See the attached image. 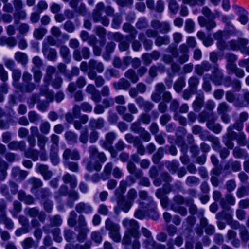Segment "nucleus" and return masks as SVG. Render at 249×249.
Masks as SVG:
<instances>
[{"instance_id":"obj_1","label":"nucleus","mask_w":249,"mask_h":249,"mask_svg":"<svg viewBox=\"0 0 249 249\" xmlns=\"http://www.w3.org/2000/svg\"><path fill=\"white\" fill-rule=\"evenodd\" d=\"M105 5L103 2L97 3L92 12V19L94 22H100L104 26H108L110 20L106 15H102V11Z\"/></svg>"},{"instance_id":"obj_2","label":"nucleus","mask_w":249,"mask_h":249,"mask_svg":"<svg viewBox=\"0 0 249 249\" xmlns=\"http://www.w3.org/2000/svg\"><path fill=\"white\" fill-rule=\"evenodd\" d=\"M184 203V199L181 195H176L173 198V202L170 205V210L182 216H186L188 213L187 209L181 206Z\"/></svg>"},{"instance_id":"obj_3","label":"nucleus","mask_w":249,"mask_h":249,"mask_svg":"<svg viewBox=\"0 0 249 249\" xmlns=\"http://www.w3.org/2000/svg\"><path fill=\"white\" fill-rule=\"evenodd\" d=\"M105 228L109 231V236L115 242L121 241V236L120 233V226L112 221L110 218H107L105 221Z\"/></svg>"},{"instance_id":"obj_4","label":"nucleus","mask_w":249,"mask_h":249,"mask_svg":"<svg viewBox=\"0 0 249 249\" xmlns=\"http://www.w3.org/2000/svg\"><path fill=\"white\" fill-rule=\"evenodd\" d=\"M32 79V75L28 72H24L22 75L23 83H20L16 89L22 93L32 92L36 88L35 83L31 82Z\"/></svg>"},{"instance_id":"obj_5","label":"nucleus","mask_w":249,"mask_h":249,"mask_svg":"<svg viewBox=\"0 0 249 249\" xmlns=\"http://www.w3.org/2000/svg\"><path fill=\"white\" fill-rule=\"evenodd\" d=\"M123 226L126 228V231L133 238H140L139 223L134 219H124L122 221Z\"/></svg>"},{"instance_id":"obj_6","label":"nucleus","mask_w":249,"mask_h":249,"mask_svg":"<svg viewBox=\"0 0 249 249\" xmlns=\"http://www.w3.org/2000/svg\"><path fill=\"white\" fill-rule=\"evenodd\" d=\"M210 80L216 86L222 85L224 74L220 69L219 65L216 64L213 66V70L211 75H209Z\"/></svg>"},{"instance_id":"obj_7","label":"nucleus","mask_w":249,"mask_h":249,"mask_svg":"<svg viewBox=\"0 0 249 249\" xmlns=\"http://www.w3.org/2000/svg\"><path fill=\"white\" fill-rule=\"evenodd\" d=\"M113 37L115 41L119 42L118 48L121 52L126 51L129 50L130 46L129 39L130 38H126V36L118 32L115 33Z\"/></svg>"},{"instance_id":"obj_8","label":"nucleus","mask_w":249,"mask_h":249,"mask_svg":"<svg viewBox=\"0 0 249 249\" xmlns=\"http://www.w3.org/2000/svg\"><path fill=\"white\" fill-rule=\"evenodd\" d=\"M89 157L90 160H94L95 158L98 159V161L102 164L105 162L107 158L103 152H99L98 148L94 145H91L88 149ZM96 161H97L96 160Z\"/></svg>"},{"instance_id":"obj_9","label":"nucleus","mask_w":249,"mask_h":249,"mask_svg":"<svg viewBox=\"0 0 249 249\" xmlns=\"http://www.w3.org/2000/svg\"><path fill=\"white\" fill-rule=\"evenodd\" d=\"M42 51L44 56L47 60L53 62L57 60V51L54 48L50 47L48 44L45 43V40L43 43Z\"/></svg>"},{"instance_id":"obj_10","label":"nucleus","mask_w":249,"mask_h":249,"mask_svg":"<svg viewBox=\"0 0 249 249\" xmlns=\"http://www.w3.org/2000/svg\"><path fill=\"white\" fill-rule=\"evenodd\" d=\"M217 117L213 111H208L204 110L200 112L198 117V121L200 123L206 122V124L211 123L212 122H215L217 120Z\"/></svg>"},{"instance_id":"obj_11","label":"nucleus","mask_w":249,"mask_h":249,"mask_svg":"<svg viewBox=\"0 0 249 249\" xmlns=\"http://www.w3.org/2000/svg\"><path fill=\"white\" fill-rule=\"evenodd\" d=\"M232 8L236 15L238 16V20L242 25H246L248 21V12L247 11L236 5H233Z\"/></svg>"},{"instance_id":"obj_12","label":"nucleus","mask_w":249,"mask_h":249,"mask_svg":"<svg viewBox=\"0 0 249 249\" xmlns=\"http://www.w3.org/2000/svg\"><path fill=\"white\" fill-rule=\"evenodd\" d=\"M90 54V52L87 47H83L81 50L75 49L73 52V58L77 61H80L82 58L85 59L89 58Z\"/></svg>"},{"instance_id":"obj_13","label":"nucleus","mask_w":249,"mask_h":249,"mask_svg":"<svg viewBox=\"0 0 249 249\" xmlns=\"http://www.w3.org/2000/svg\"><path fill=\"white\" fill-rule=\"evenodd\" d=\"M151 26L154 29L159 30L162 34H166L170 31V26L167 22H160L158 20H153L151 22Z\"/></svg>"},{"instance_id":"obj_14","label":"nucleus","mask_w":249,"mask_h":249,"mask_svg":"<svg viewBox=\"0 0 249 249\" xmlns=\"http://www.w3.org/2000/svg\"><path fill=\"white\" fill-rule=\"evenodd\" d=\"M166 89L165 85L162 83H158L155 87V91L151 96V100L156 103L159 102L161 99V94Z\"/></svg>"},{"instance_id":"obj_15","label":"nucleus","mask_w":249,"mask_h":249,"mask_svg":"<svg viewBox=\"0 0 249 249\" xmlns=\"http://www.w3.org/2000/svg\"><path fill=\"white\" fill-rule=\"evenodd\" d=\"M117 206L121 210L127 213L131 209L132 204L124 196H118L116 200Z\"/></svg>"},{"instance_id":"obj_16","label":"nucleus","mask_w":249,"mask_h":249,"mask_svg":"<svg viewBox=\"0 0 249 249\" xmlns=\"http://www.w3.org/2000/svg\"><path fill=\"white\" fill-rule=\"evenodd\" d=\"M249 105V91L243 90L241 98L239 95L237 97V100L235 103V107L242 108L248 107Z\"/></svg>"},{"instance_id":"obj_17","label":"nucleus","mask_w":249,"mask_h":249,"mask_svg":"<svg viewBox=\"0 0 249 249\" xmlns=\"http://www.w3.org/2000/svg\"><path fill=\"white\" fill-rule=\"evenodd\" d=\"M35 169L36 172L40 173L45 180H49L53 176L52 172L49 170L47 165L37 163Z\"/></svg>"},{"instance_id":"obj_18","label":"nucleus","mask_w":249,"mask_h":249,"mask_svg":"<svg viewBox=\"0 0 249 249\" xmlns=\"http://www.w3.org/2000/svg\"><path fill=\"white\" fill-rule=\"evenodd\" d=\"M89 71L88 73L90 72H96L99 73H102L105 69L104 65L101 62H98L94 59H91L89 61L88 63Z\"/></svg>"},{"instance_id":"obj_19","label":"nucleus","mask_w":249,"mask_h":249,"mask_svg":"<svg viewBox=\"0 0 249 249\" xmlns=\"http://www.w3.org/2000/svg\"><path fill=\"white\" fill-rule=\"evenodd\" d=\"M91 160H89L87 158L83 159L82 163L85 165L86 169L90 172L93 171L99 172L102 169V165L98 161L93 162Z\"/></svg>"},{"instance_id":"obj_20","label":"nucleus","mask_w":249,"mask_h":249,"mask_svg":"<svg viewBox=\"0 0 249 249\" xmlns=\"http://www.w3.org/2000/svg\"><path fill=\"white\" fill-rule=\"evenodd\" d=\"M212 69L211 64L208 61H203L200 64L195 67V72L199 76H202L205 72H208Z\"/></svg>"},{"instance_id":"obj_21","label":"nucleus","mask_w":249,"mask_h":249,"mask_svg":"<svg viewBox=\"0 0 249 249\" xmlns=\"http://www.w3.org/2000/svg\"><path fill=\"white\" fill-rule=\"evenodd\" d=\"M213 19H206L202 16L198 18V21L200 26L202 27H205L208 31H211L216 26V23Z\"/></svg>"},{"instance_id":"obj_22","label":"nucleus","mask_w":249,"mask_h":249,"mask_svg":"<svg viewBox=\"0 0 249 249\" xmlns=\"http://www.w3.org/2000/svg\"><path fill=\"white\" fill-rule=\"evenodd\" d=\"M178 51L180 54L178 57L179 62L183 64L187 62L189 58V50L187 45L185 43L182 44L179 46Z\"/></svg>"},{"instance_id":"obj_23","label":"nucleus","mask_w":249,"mask_h":249,"mask_svg":"<svg viewBox=\"0 0 249 249\" xmlns=\"http://www.w3.org/2000/svg\"><path fill=\"white\" fill-rule=\"evenodd\" d=\"M75 210L78 213L80 214L84 213L89 214L92 213L93 209L89 204L81 202L76 204Z\"/></svg>"},{"instance_id":"obj_24","label":"nucleus","mask_w":249,"mask_h":249,"mask_svg":"<svg viewBox=\"0 0 249 249\" xmlns=\"http://www.w3.org/2000/svg\"><path fill=\"white\" fill-rule=\"evenodd\" d=\"M62 180L66 184H70L71 189L75 188L77 185V180L75 175H71L70 173H66L62 177Z\"/></svg>"},{"instance_id":"obj_25","label":"nucleus","mask_w":249,"mask_h":249,"mask_svg":"<svg viewBox=\"0 0 249 249\" xmlns=\"http://www.w3.org/2000/svg\"><path fill=\"white\" fill-rule=\"evenodd\" d=\"M139 196L140 198L142 200H146L148 202V204L146 206H143L144 204V202H140V205L142 206V208H148V205H151L155 207V202L153 201L152 198L149 196L148 195V193L146 191L141 190L139 192Z\"/></svg>"},{"instance_id":"obj_26","label":"nucleus","mask_w":249,"mask_h":249,"mask_svg":"<svg viewBox=\"0 0 249 249\" xmlns=\"http://www.w3.org/2000/svg\"><path fill=\"white\" fill-rule=\"evenodd\" d=\"M113 87L116 90H127L131 86L129 81L124 78H122L117 82L112 84Z\"/></svg>"},{"instance_id":"obj_27","label":"nucleus","mask_w":249,"mask_h":249,"mask_svg":"<svg viewBox=\"0 0 249 249\" xmlns=\"http://www.w3.org/2000/svg\"><path fill=\"white\" fill-rule=\"evenodd\" d=\"M200 226L205 230V233L209 235H213L215 231V227L212 224H208L207 219L203 216H202L200 219Z\"/></svg>"},{"instance_id":"obj_28","label":"nucleus","mask_w":249,"mask_h":249,"mask_svg":"<svg viewBox=\"0 0 249 249\" xmlns=\"http://www.w3.org/2000/svg\"><path fill=\"white\" fill-rule=\"evenodd\" d=\"M18 199L27 205H32L35 204V199L32 196L27 195L22 190H20L18 192Z\"/></svg>"},{"instance_id":"obj_29","label":"nucleus","mask_w":249,"mask_h":249,"mask_svg":"<svg viewBox=\"0 0 249 249\" xmlns=\"http://www.w3.org/2000/svg\"><path fill=\"white\" fill-rule=\"evenodd\" d=\"M36 198L38 200H41V201L47 199L51 196V192L49 189L47 188H43L38 189L33 194Z\"/></svg>"},{"instance_id":"obj_30","label":"nucleus","mask_w":249,"mask_h":249,"mask_svg":"<svg viewBox=\"0 0 249 249\" xmlns=\"http://www.w3.org/2000/svg\"><path fill=\"white\" fill-rule=\"evenodd\" d=\"M63 157L66 160H68L70 158L73 160H78L80 159V155L76 149L71 151L68 148L64 151Z\"/></svg>"},{"instance_id":"obj_31","label":"nucleus","mask_w":249,"mask_h":249,"mask_svg":"<svg viewBox=\"0 0 249 249\" xmlns=\"http://www.w3.org/2000/svg\"><path fill=\"white\" fill-rule=\"evenodd\" d=\"M123 30L126 33H129L128 35H126V38H130L131 39H135L136 37L137 34V30L130 23H125L123 26Z\"/></svg>"},{"instance_id":"obj_32","label":"nucleus","mask_w":249,"mask_h":249,"mask_svg":"<svg viewBox=\"0 0 249 249\" xmlns=\"http://www.w3.org/2000/svg\"><path fill=\"white\" fill-rule=\"evenodd\" d=\"M225 170L231 169L233 172H238L241 169V163L237 160H234L232 159H230L224 166Z\"/></svg>"},{"instance_id":"obj_33","label":"nucleus","mask_w":249,"mask_h":249,"mask_svg":"<svg viewBox=\"0 0 249 249\" xmlns=\"http://www.w3.org/2000/svg\"><path fill=\"white\" fill-rule=\"evenodd\" d=\"M88 78L90 80H94L96 86L101 87L105 83L104 78L101 75H98L96 72H90L88 73Z\"/></svg>"},{"instance_id":"obj_34","label":"nucleus","mask_w":249,"mask_h":249,"mask_svg":"<svg viewBox=\"0 0 249 249\" xmlns=\"http://www.w3.org/2000/svg\"><path fill=\"white\" fill-rule=\"evenodd\" d=\"M26 147V142L21 141L20 142L13 141L10 142L8 144V147L11 150H18L24 151L25 150Z\"/></svg>"},{"instance_id":"obj_35","label":"nucleus","mask_w":249,"mask_h":249,"mask_svg":"<svg viewBox=\"0 0 249 249\" xmlns=\"http://www.w3.org/2000/svg\"><path fill=\"white\" fill-rule=\"evenodd\" d=\"M28 182L32 185L31 192L33 194L37 191L38 189L42 187L43 185V182L40 179L34 177L29 178Z\"/></svg>"},{"instance_id":"obj_36","label":"nucleus","mask_w":249,"mask_h":249,"mask_svg":"<svg viewBox=\"0 0 249 249\" xmlns=\"http://www.w3.org/2000/svg\"><path fill=\"white\" fill-rule=\"evenodd\" d=\"M69 200L67 201L66 205L69 208H72L74 205V201L79 198L78 193L74 190H71L68 193Z\"/></svg>"},{"instance_id":"obj_37","label":"nucleus","mask_w":249,"mask_h":249,"mask_svg":"<svg viewBox=\"0 0 249 249\" xmlns=\"http://www.w3.org/2000/svg\"><path fill=\"white\" fill-rule=\"evenodd\" d=\"M27 14L25 10H21L18 11H15L13 14V18L14 23L16 24H18L20 20H23L27 18Z\"/></svg>"},{"instance_id":"obj_38","label":"nucleus","mask_w":249,"mask_h":249,"mask_svg":"<svg viewBox=\"0 0 249 249\" xmlns=\"http://www.w3.org/2000/svg\"><path fill=\"white\" fill-rule=\"evenodd\" d=\"M186 85L185 79L184 77H179L174 83L173 89L178 93H180Z\"/></svg>"},{"instance_id":"obj_39","label":"nucleus","mask_w":249,"mask_h":249,"mask_svg":"<svg viewBox=\"0 0 249 249\" xmlns=\"http://www.w3.org/2000/svg\"><path fill=\"white\" fill-rule=\"evenodd\" d=\"M39 151L34 148H28L24 151V155L27 158L32 159L34 161H37L38 159Z\"/></svg>"},{"instance_id":"obj_40","label":"nucleus","mask_w":249,"mask_h":249,"mask_svg":"<svg viewBox=\"0 0 249 249\" xmlns=\"http://www.w3.org/2000/svg\"><path fill=\"white\" fill-rule=\"evenodd\" d=\"M105 123L106 122L103 118H99L97 119H91L90 120L89 125L91 127L101 129L105 126Z\"/></svg>"},{"instance_id":"obj_41","label":"nucleus","mask_w":249,"mask_h":249,"mask_svg":"<svg viewBox=\"0 0 249 249\" xmlns=\"http://www.w3.org/2000/svg\"><path fill=\"white\" fill-rule=\"evenodd\" d=\"M17 40L13 37L2 36L0 37V45L4 46L7 45L10 48H13L17 44Z\"/></svg>"},{"instance_id":"obj_42","label":"nucleus","mask_w":249,"mask_h":249,"mask_svg":"<svg viewBox=\"0 0 249 249\" xmlns=\"http://www.w3.org/2000/svg\"><path fill=\"white\" fill-rule=\"evenodd\" d=\"M95 33L100 38H101V41L100 42V45L101 46H103L106 42V29L101 26H96L95 27L93 30Z\"/></svg>"},{"instance_id":"obj_43","label":"nucleus","mask_w":249,"mask_h":249,"mask_svg":"<svg viewBox=\"0 0 249 249\" xmlns=\"http://www.w3.org/2000/svg\"><path fill=\"white\" fill-rule=\"evenodd\" d=\"M14 58L16 61L22 65H26L28 62V55L25 53L19 51L15 53Z\"/></svg>"},{"instance_id":"obj_44","label":"nucleus","mask_w":249,"mask_h":249,"mask_svg":"<svg viewBox=\"0 0 249 249\" xmlns=\"http://www.w3.org/2000/svg\"><path fill=\"white\" fill-rule=\"evenodd\" d=\"M113 168V163L112 162L107 163L104 167L103 171L101 173V178L103 180L108 179L111 173Z\"/></svg>"},{"instance_id":"obj_45","label":"nucleus","mask_w":249,"mask_h":249,"mask_svg":"<svg viewBox=\"0 0 249 249\" xmlns=\"http://www.w3.org/2000/svg\"><path fill=\"white\" fill-rule=\"evenodd\" d=\"M199 82V78L197 76H192L190 77L188 80L189 88L196 92H197Z\"/></svg>"},{"instance_id":"obj_46","label":"nucleus","mask_w":249,"mask_h":249,"mask_svg":"<svg viewBox=\"0 0 249 249\" xmlns=\"http://www.w3.org/2000/svg\"><path fill=\"white\" fill-rule=\"evenodd\" d=\"M75 230L78 232L76 236L77 241L80 243L84 242L87 239L88 234L90 231L89 229Z\"/></svg>"},{"instance_id":"obj_47","label":"nucleus","mask_w":249,"mask_h":249,"mask_svg":"<svg viewBox=\"0 0 249 249\" xmlns=\"http://www.w3.org/2000/svg\"><path fill=\"white\" fill-rule=\"evenodd\" d=\"M74 227L75 230L89 229L88 227V224L84 215L82 214L79 215L76 224Z\"/></svg>"},{"instance_id":"obj_48","label":"nucleus","mask_w":249,"mask_h":249,"mask_svg":"<svg viewBox=\"0 0 249 249\" xmlns=\"http://www.w3.org/2000/svg\"><path fill=\"white\" fill-rule=\"evenodd\" d=\"M204 105V96L200 95L196 97L193 103V108L196 112H198Z\"/></svg>"},{"instance_id":"obj_49","label":"nucleus","mask_w":249,"mask_h":249,"mask_svg":"<svg viewBox=\"0 0 249 249\" xmlns=\"http://www.w3.org/2000/svg\"><path fill=\"white\" fill-rule=\"evenodd\" d=\"M21 76V71L19 69H15L12 71V77L13 79L12 85L16 89L20 83H18Z\"/></svg>"},{"instance_id":"obj_50","label":"nucleus","mask_w":249,"mask_h":249,"mask_svg":"<svg viewBox=\"0 0 249 249\" xmlns=\"http://www.w3.org/2000/svg\"><path fill=\"white\" fill-rule=\"evenodd\" d=\"M126 78L129 79L133 83H137L139 79L135 71L132 69H129L124 73Z\"/></svg>"},{"instance_id":"obj_51","label":"nucleus","mask_w":249,"mask_h":249,"mask_svg":"<svg viewBox=\"0 0 249 249\" xmlns=\"http://www.w3.org/2000/svg\"><path fill=\"white\" fill-rule=\"evenodd\" d=\"M216 218L218 220L224 219L226 221L227 224L233 220L232 213H227L225 210L218 213L216 215Z\"/></svg>"},{"instance_id":"obj_52","label":"nucleus","mask_w":249,"mask_h":249,"mask_svg":"<svg viewBox=\"0 0 249 249\" xmlns=\"http://www.w3.org/2000/svg\"><path fill=\"white\" fill-rule=\"evenodd\" d=\"M164 154V149L163 147L159 148L157 151L153 154L152 160L154 164H158L160 160L163 158Z\"/></svg>"},{"instance_id":"obj_53","label":"nucleus","mask_w":249,"mask_h":249,"mask_svg":"<svg viewBox=\"0 0 249 249\" xmlns=\"http://www.w3.org/2000/svg\"><path fill=\"white\" fill-rule=\"evenodd\" d=\"M64 137L67 142L71 144H73L77 142V135L71 131H68L65 132Z\"/></svg>"},{"instance_id":"obj_54","label":"nucleus","mask_w":249,"mask_h":249,"mask_svg":"<svg viewBox=\"0 0 249 249\" xmlns=\"http://www.w3.org/2000/svg\"><path fill=\"white\" fill-rule=\"evenodd\" d=\"M233 156L237 159L246 158L248 157L247 151L239 147L236 146L233 148L232 151Z\"/></svg>"},{"instance_id":"obj_55","label":"nucleus","mask_w":249,"mask_h":249,"mask_svg":"<svg viewBox=\"0 0 249 249\" xmlns=\"http://www.w3.org/2000/svg\"><path fill=\"white\" fill-rule=\"evenodd\" d=\"M170 43V37L167 36H158L155 39V44L157 46L162 45H166Z\"/></svg>"},{"instance_id":"obj_56","label":"nucleus","mask_w":249,"mask_h":249,"mask_svg":"<svg viewBox=\"0 0 249 249\" xmlns=\"http://www.w3.org/2000/svg\"><path fill=\"white\" fill-rule=\"evenodd\" d=\"M166 167L172 174H175L179 166V163L176 160L172 161H167L165 163Z\"/></svg>"},{"instance_id":"obj_57","label":"nucleus","mask_w":249,"mask_h":249,"mask_svg":"<svg viewBox=\"0 0 249 249\" xmlns=\"http://www.w3.org/2000/svg\"><path fill=\"white\" fill-rule=\"evenodd\" d=\"M68 187L63 184L60 186L58 192L55 193L54 197L56 200H60L62 196H66L69 193Z\"/></svg>"},{"instance_id":"obj_58","label":"nucleus","mask_w":249,"mask_h":249,"mask_svg":"<svg viewBox=\"0 0 249 249\" xmlns=\"http://www.w3.org/2000/svg\"><path fill=\"white\" fill-rule=\"evenodd\" d=\"M44 211L47 213H50L52 212L53 208V202L52 200L47 199L40 202Z\"/></svg>"},{"instance_id":"obj_59","label":"nucleus","mask_w":249,"mask_h":249,"mask_svg":"<svg viewBox=\"0 0 249 249\" xmlns=\"http://www.w3.org/2000/svg\"><path fill=\"white\" fill-rule=\"evenodd\" d=\"M50 150H59V137L55 134H52L50 136Z\"/></svg>"},{"instance_id":"obj_60","label":"nucleus","mask_w":249,"mask_h":249,"mask_svg":"<svg viewBox=\"0 0 249 249\" xmlns=\"http://www.w3.org/2000/svg\"><path fill=\"white\" fill-rule=\"evenodd\" d=\"M47 33V30L43 27L35 29L33 32V36L36 40H41Z\"/></svg>"},{"instance_id":"obj_61","label":"nucleus","mask_w":249,"mask_h":249,"mask_svg":"<svg viewBox=\"0 0 249 249\" xmlns=\"http://www.w3.org/2000/svg\"><path fill=\"white\" fill-rule=\"evenodd\" d=\"M215 122H212L211 123L206 124L207 127L215 134L220 133L222 129V125L219 123H215Z\"/></svg>"},{"instance_id":"obj_62","label":"nucleus","mask_w":249,"mask_h":249,"mask_svg":"<svg viewBox=\"0 0 249 249\" xmlns=\"http://www.w3.org/2000/svg\"><path fill=\"white\" fill-rule=\"evenodd\" d=\"M8 165L6 162L0 158V180L3 181L7 176Z\"/></svg>"},{"instance_id":"obj_63","label":"nucleus","mask_w":249,"mask_h":249,"mask_svg":"<svg viewBox=\"0 0 249 249\" xmlns=\"http://www.w3.org/2000/svg\"><path fill=\"white\" fill-rule=\"evenodd\" d=\"M24 213L30 217L36 218L39 213V210L37 207L26 208Z\"/></svg>"},{"instance_id":"obj_64","label":"nucleus","mask_w":249,"mask_h":249,"mask_svg":"<svg viewBox=\"0 0 249 249\" xmlns=\"http://www.w3.org/2000/svg\"><path fill=\"white\" fill-rule=\"evenodd\" d=\"M239 235L243 242L247 243L249 241V232L245 226H242L240 228Z\"/></svg>"}]
</instances>
